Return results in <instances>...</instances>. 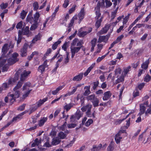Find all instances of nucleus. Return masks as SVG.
Segmentation results:
<instances>
[{
    "label": "nucleus",
    "instance_id": "a878e982",
    "mask_svg": "<svg viewBox=\"0 0 151 151\" xmlns=\"http://www.w3.org/2000/svg\"><path fill=\"white\" fill-rule=\"evenodd\" d=\"M96 98L97 97L95 96V95L93 94L88 96L86 98L88 101H90L92 102L94 100H95V99H96Z\"/></svg>",
    "mask_w": 151,
    "mask_h": 151
},
{
    "label": "nucleus",
    "instance_id": "6ab92c4d",
    "mask_svg": "<svg viewBox=\"0 0 151 151\" xmlns=\"http://www.w3.org/2000/svg\"><path fill=\"white\" fill-rule=\"evenodd\" d=\"M97 41V39L96 38H93L91 41V52H92L93 51L94 48L96 46V42Z\"/></svg>",
    "mask_w": 151,
    "mask_h": 151
},
{
    "label": "nucleus",
    "instance_id": "cd10ccee",
    "mask_svg": "<svg viewBox=\"0 0 151 151\" xmlns=\"http://www.w3.org/2000/svg\"><path fill=\"white\" fill-rule=\"evenodd\" d=\"M22 32V34L24 35H27L29 33V27L28 26H27L25 28H23L22 30H21Z\"/></svg>",
    "mask_w": 151,
    "mask_h": 151
},
{
    "label": "nucleus",
    "instance_id": "6e6552de",
    "mask_svg": "<svg viewBox=\"0 0 151 151\" xmlns=\"http://www.w3.org/2000/svg\"><path fill=\"white\" fill-rule=\"evenodd\" d=\"M81 48V47L71 46L70 51L71 53V58H73L76 53L78 52Z\"/></svg>",
    "mask_w": 151,
    "mask_h": 151
},
{
    "label": "nucleus",
    "instance_id": "4d7b16f0",
    "mask_svg": "<svg viewBox=\"0 0 151 151\" xmlns=\"http://www.w3.org/2000/svg\"><path fill=\"white\" fill-rule=\"evenodd\" d=\"M116 10H115L114 11L112 12L111 16V19H113L115 18V17H116Z\"/></svg>",
    "mask_w": 151,
    "mask_h": 151
},
{
    "label": "nucleus",
    "instance_id": "1a4fd4ad",
    "mask_svg": "<svg viewBox=\"0 0 151 151\" xmlns=\"http://www.w3.org/2000/svg\"><path fill=\"white\" fill-rule=\"evenodd\" d=\"M30 73L31 72L29 71H27L26 70H24L22 73L21 75L20 80L19 82H22L23 83V81Z\"/></svg>",
    "mask_w": 151,
    "mask_h": 151
},
{
    "label": "nucleus",
    "instance_id": "7ed1b4c3",
    "mask_svg": "<svg viewBox=\"0 0 151 151\" xmlns=\"http://www.w3.org/2000/svg\"><path fill=\"white\" fill-rule=\"evenodd\" d=\"M22 83L21 82H19L17 85L13 89L14 91V94H10V95H13L12 96V98L14 99L15 101L16 99L18 98L20 96V92L19 89L22 86Z\"/></svg>",
    "mask_w": 151,
    "mask_h": 151
},
{
    "label": "nucleus",
    "instance_id": "49530a36",
    "mask_svg": "<svg viewBox=\"0 0 151 151\" xmlns=\"http://www.w3.org/2000/svg\"><path fill=\"white\" fill-rule=\"evenodd\" d=\"M63 57H61L57 61V63H56V67L54 69V70H56L57 68L59 66V64L58 63V62H61L63 60Z\"/></svg>",
    "mask_w": 151,
    "mask_h": 151
},
{
    "label": "nucleus",
    "instance_id": "0e129e2a",
    "mask_svg": "<svg viewBox=\"0 0 151 151\" xmlns=\"http://www.w3.org/2000/svg\"><path fill=\"white\" fill-rule=\"evenodd\" d=\"M8 6V4L5 3V4L3 3L1 5V9H3L6 8Z\"/></svg>",
    "mask_w": 151,
    "mask_h": 151
},
{
    "label": "nucleus",
    "instance_id": "f8f14e48",
    "mask_svg": "<svg viewBox=\"0 0 151 151\" xmlns=\"http://www.w3.org/2000/svg\"><path fill=\"white\" fill-rule=\"evenodd\" d=\"M69 131L67 130L65 132V133L61 131L58 134V136L60 139H65L67 136V135L69 133Z\"/></svg>",
    "mask_w": 151,
    "mask_h": 151
},
{
    "label": "nucleus",
    "instance_id": "37998d69",
    "mask_svg": "<svg viewBox=\"0 0 151 151\" xmlns=\"http://www.w3.org/2000/svg\"><path fill=\"white\" fill-rule=\"evenodd\" d=\"M105 2L106 3V7L108 8L110 7L112 4V3L108 0H105Z\"/></svg>",
    "mask_w": 151,
    "mask_h": 151
},
{
    "label": "nucleus",
    "instance_id": "7c9ffc66",
    "mask_svg": "<svg viewBox=\"0 0 151 151\" xmlns=\"http://www.w3.org/2000/svg\"><path fill=\"white\" fill-rule=\"evenodd\" d=\"M111 94L110 91H107L104 93V100L109 99L111 96Z\"/></svg>",
    "mask_w": 151,
    "mask_h": 151
},
{
    "label": "nucleus",
    "instance_id": "b1692460",
    "mask_svg": "<svg viewBox=\"0 0 151 151\" xmlns=\"http://www.w3.org/2000/svg\"><path fill=\"white\" fill-rule=\"evenodd\" d=\"M149 63V59L147 60L145 62L143 63L141 65V68L144 69H147L148 67V65Z\"/></svg>",
    "mask_w": 151,
    "mask_h": 151
},
{
    "label": "nucleus",
    "instance_id": "69168bd1",
    "mask_svg": "<svg viewBox=\"0 0 151 151\" xmlns=\"http://www.w3.org/2000/svg\"><path fill=\"white\" fill-rule=\"evenodd\" d=\"M51 51L52 50L51 48H49L48 49L45 54L44 55V56H48L49 54L51 53Z\"/></svg>",
    "mask_w": 151,
    "mask_h": 151
},
{
    "label": "nucleus",
    "instance_id": "c756f323",
    "mask_svg": "<svg viewBox=\"0 0 151 151\" xmlns=\"http://www.w3.org/2000/svg\"><path fill=\"white\" fill-rule=\"evenodd\" d=\"M22 32L19 30L18 32V39L17 40V45L20 43L22 40Z\"/></svg>",
    "mask_w": 151,
    "mask_h": 151
},
{
    "label": "nucleus",
    "instance_id": "6e6d98bb",
    "mask_svg": "<svg viewBox=\"0 0 151 151\" xmlns=\"http://www.w3.org/2000/svg\"><path fill=\"white\" fill-rule=\"evenodd\" d=\"M25 105L26 104H23L18 108L17 110L19 111L20 110V111H23L24 109Z\"/></svg>",
    "mask_w": 151,
    "mask_h": 151
},
{
    "label": "nucleus",
    "instance_id": "58836bf2",
    "mask_svg": "<svg viewBox=\"0 0 151 151\" xmlns=\"http://www.w3.org/2000/svg\"><path fill=\"white\" fill-rule=\"evenodd\" d=\"M30 86V83L29 82L25 83L23 87V90L28 89V87Z\"/></svg>",
    "mask_w": 151,
    "mask_h": 151
},
{
    "label": "nucleus",
    "instance_id": "4c0bfd02",
    "mask_svg": "<svg viewBox=\"0 0 151 151\" xmlns=\"http://www.w3.org/2000/svg\"><path fill=\"white\" fill-rule=\"evenodd\" d=\"M61 42L60 41H58L57 42H56L54 43L52 46V49L53 50H55L57 47L58 45Z\"/></svg>",
    "mask_w": 151,
    "mask_h": 151
},
{
    "label": "nucleus",
    "instance_id": "0eeeda50",
    "mask_svg": "<svg viewBox=\"0 0 151 151\" xmlns=\"http://www.w3.org/2000/svg\"><path fill=\"white\" fill-rule=\"evenodd\" d=\"M28 45L26 43H25L23 47L20 50V54L22 57H25L27 55V52Z\"/></svg>",
    "mask_w": 151,
    "mask_h": 151
},
{
    "label": "nucleus",
    "instance_id": "412c9836",
    "mask_svg": "<svg viewBox=\"0 0 151 151\" xmlns=\"http://www.w3.org/2000/svg\"><path fill=\"white\" fill-rule=\"evenodd\" d=\"M145 107L142 104L140 105V112L138 114V116H140L142 114H143L145 110Z\"/></svg>",
    "mask_w": 151,
    "mask_h": 151
},
{
    "label": "nucleus",
    "instance_id": "f3484780",
    "mask_svg": "<svg viewBox=\"0 0 151 151\" xmlns=\"http://www.w3.org/2000/svg\"><path fill=\"white\" fill-rule=\"evenodd\" d=\"M61 140L58 137H54L52 139V145H56L59 144Z\"/></svg>",
    "mask_w": 151,
    "mask_h": 151
},
{
    "label": "nucleus",
    "instance_id": "473e14b6",
    "mask_svg": "<svg viewBox=\"0 0 151 151\" xmlns=\"http://www.w3.org/2000/svg\"><path fill=\"white\" fill-rule=\"evenodd\" d=\"M30 27V29L31 31H33L37 29L38 26V23H32Z\"/></svg>",
    "mask_w": 151,
    "mask_h": 151
},
{
    "label": "nucleus",
    "instance_id": "bb28decb",
    "mask_svg": "<svg viewBox=\"0 0 151 151\" xmlns=\"http://www.w3.org/2000/svg\"><path fill=\"white\" fill-rule=\"evenodd\" d=\"M42 35L40 33H39L37 35L35 36V37L33 39L32 42L33 43H35L38 40H40Z\"/></svg>",
    "mask_w": 151,
    "mask_h": 151
},
{
    "label": "nucleus",
    "instance_id": "3c124183",
    "mask_svg": "<svg viewBox=\"0 0 151 151\" xmlns=\"http://www.w3.org/2000/svg\"><path fill=\"white\" fill-rule=\"evenodd\" d=\"M93 121L92 119H89L85 123V125L87 127L89 126L91 123H92Z\"/></svg>",
    "mask_w": 151,
    "mask_h": 151
},
{
    "label": "nucleus",
    "instance_id": "4be33fe9",
    "mask_svg": "<svg viewBox=\"0 0 151 151\" xmlns=\"http://www.w3.org/2000/svg\"><path fill=\"white\" fill-rule=\"evenodd\" d=\"M120 132H119L116 135L115 140L116 141V143L117 144L119 143L121 140L122 139V137L121 136V134H120Z\"/></svg>",
    "mask_w": 151,
    "mask_h": 151
},
{
    "label": "nucleus",
    "instance_id": "4468645a",
    "mask_svg": "<svg viewBox=\"0 0 151 151\" xmlns=\"http://www.w3.org/2000/svg\"><path fill=\"white\" fill-rule=\"evenodd\" d=\"M92 106L90 104H88L86 106H83L81 109L83 112H85L87 110V111H91L92 108Z\"/></svg>",
    "mask_w": 151,
    "mask_h": 151
},
{
    "label": "nucleus",
    "instance_id": "a19ab883",
    "mask_svg": "<svg viewBox=\"0 0 151 151\" xmlns=\"http://www.w3.org/2000/svg\"><path fill=\"white\" fill-rule=\"evenodd\" d=\"M129 116V114L127 115L125 118L124 119H118L116 120L115 121V124H120L125 119H126Z\"/></svg>",
    "mask_w": 151,
    "mask_h": 151
},
{
    "label": "nucleus",
    "instance_id": "864d4df0",
    "mask_svg": "<svg viewBox=\"0 0 151 151\" xmlns=\"http://www.w3.org/2000/svg\"><path fill=\"white\" fill-rule=\"evenodd\" d=\"M8 65L5 64L2 67V72H4L7 71L8 69Z\"/></svg>",
    "mask_w": 151,
    "mask_h": 151
},
{
    "label": "nucleus",
    "instance_id": "a211bd4d",
    "mask_svg": "<svg viewBox=\"0 0 151 151\" xmlns=\"http://www.w3.org/2000/svg\"><path fill=\"white\" fill-rule=\"evenodd\" d=\"M65 105L63 106V109L67 112L69 111L73 107V104L71 103L69 104L65 103Z\"/></svg>",
    "mask_w": 151,
    "mask_h": 151
},
{
    "label": "nucleus",
    "instance_id": "338daca9",
    "mask_svg": "<svg viewBox=\"0 0 151 151\" xmlns=\"http://www.w3.org/2000/svg\"><path fill=\"white\" fill-rule=\"evenodd\" d=\"M110 26L109 24H106L104 27V33H106L109 29Z\"/></svg>",
    "mask_w": 151,
    "mask_h": 151
},
{
    "label": "nucleus",
    "instance_id": "09e8293b",
    "mask_svg": "<svg viewBox=\"0 0 151 151\" xmlns=\"http://www.w3.org/2000/svg\"><path fill=\"white\" fill-rule=\"evenodd\" d=\"M151 78V76L148 74H147L144 78V81L146 82H148L150 80Z\"/></svg>",
    "mask_w": 151,
    "mask_h": 151
},
{
    "label": "nucleus",
    "instance_id": "f03ea898",
    "mask_svg": "<svg viewBox=\"0 0 151 151\" xmlns=\"http://www.w3.org/2000/svg\"><path fill=\"white\" fill-rule=\"evenodd\" d=\"M8 44H6L4 45L2 47V52L3 54L0 57V68L5 64L6 61V59L4 58L3 59V58H4L3 57L4 55L6 54L9 49V47H8Z\"/></svg>",
    "mask_w": 151,
    "mask_h": 151
},
{
    "label": "nucleus",
    "instance_id": "9d476101",
    "mask_svg": "<svg viewBox=\"0 0 151 151\" xmlns=\"http://www.w3.org/2000/svg\"><path fill=\"white\" fill-rule=\"evenodd\" d=\"M47 60H45L43 64L40 66L38 67V70L39 72H40L41 74H42L45 71V68L47 66Z\"/></svg>",
    "mask_w": 151,
    "mask_h": 151
},
{
    "label": "nucleus",
    "instance_id": "c03bdc74",
    "mask_svg": "<svg viewBox=\"0 0 151 151\" xmlns=\"http://www.w3.org/2000/svg\"><path fill=\"white\" fill-rule=\"evenodd\" d=\"M69 0H65L64 3L63 4V7L65 8H66L69 4Z\"/></svg>",
    "mask_w": 151,
    "mask_h": 151
},
{
    "label": "nucleus",
    "instance_id": "9b49d317",
    "mask_svg": "<svg viewBox=\"0 0 151 151\" xmlns=\"http://www.w3.org/2000/svg\"><path fill=\"white\" fill-rule=\"evenodd\" d=\"M85 14L84 9V8H83L81 9V11L78 15V17L79 19V21L78 22L79 23H80L81 21L84 18Z\"/></svg>",
    "mask_w": 151,
    "mask_h": 151
},
{
    "label": "nucleus",
    "instance_id": "ddd939ff",
    "mask_svg": "<svg viewBox=\"0 0 151 151\" xmlns=\"http://www.w3.org/2000/svg\"><path fill=\"white\" fill-rule=\"evenodd\" d=\"M12 96L13 95H10V94H8L7 96L5 98V102L7 103L8 102V100H9L11 104H12L15 101L14 99L12 97Z\"/></svg>",
    "mask_w": 151,
    "mask_h": 151
},
{
    "label": "nucleus",
    "instance_id": "ea45409f",
    "mask_svg": "<svg viewBox=\"0 0 151 151\" xmlns=\"http://www.w3.org/2000/svg\"><path fill=\"white\" fill-rule=\"evenodd\" d=\"M93 90H95L96 89V88L98 87L99 85V82L98 81H96L93 82Z\"/></svg>",
    "mask_w": 151,
    "mask_h": 151
},
{
    "label": "nucleus",
    "instance_id": "8fccbe9b",
    "mask_svg": "<svg viewBox=\"0 0 151 151\" xmlns=\"http://www.w3.org/2000/svg\"><path fill=\"white\" fill-rule=\"evenodd\" d=\"M86 114L87 116L88 117H91L92 116L93 118L95 117L94 113H93L92 115L91 114V111H87L86 112Z\"/></svg>",
    "mask_w": 151,
    "mask_h": 151
},
{
    "label": "nucleus",
    "instance_id": "72a5a7b5",
    "mask_svg": "<svg viewBox=\"0 0 151 151\" xmlns=\"http://www.w3.org/2000/svg\"><path fill=\"white\" fill-rule=\"evenodd\" d=\"M94 107L98 106L99 105V100L97 98L95 100L92 102Z\"/></svg>",
    "mask_w": 151,
    "mask_h": 151
},
{
    "label": "nucleus",
    "instance_id": "5fc2aeb1",
    "mask_svg": "<svg viewBox=\"0 0 151 151\" xmlns=\"http://www.w3.org/2000/svg\"><path fill=\"white\" fill-rule=\"evenodd\" d=\"M78 40L77 38H75L71 44V46H74L77 42H78Z\"/></svg>",
    "mask_w": 151,
    "mask_h": 151
},
{
    "label": "nucleus",
    "instance_id": "13d9d810",
    "mask_svg": "<svg viewBox=\"0 0 151 151\" xmlns=\"http://www.w3.org/2000/svg\"><path fill=\"white\" fill-rule=\"evenodd\" d=\"M104 41V36H99L98 42L101 43Z\"/></svg>",
    "mask_w": 151,
    "mask_h": 151
},
{
    "label": "nucleus",
    "instance_id": "2eb2a0df",
    "mask_svg": "<svg viewBox=\"0 0 151 151\" xmlns=\"http://www.w3.org/2000/svg\"><path fill=\"white\" fill-rule=\"evenodd\" d=\"M83 73H81L78 75L76 76L73 77V81H81L82 78Z\"/></svg>",
    "mask_w": 151,
    "mask_h": 151
},
{
    "label": "nucleus",
    "instance_id": "39448f33",
    "mask_svg": "<svg viewBox=\"0 0 151 151\" xmlns=\"http://www.w3.org/2000/svg\"><path fill=\"white\" fill-rule=\"evenodd\" d=\"M83 113L79 110H77L74 115H71L70 118V121L73 122L76 120H78L83 115Z\"/></svg>",
    "mask_w": 151,
    "mask_h": 151
},
{
    "label": "nucleus",
    "instance_id": "e433bc0d",
    "mask_svg": "<svg viewBox=\"0 0 151 151\" xmlns=\"http://www.w3.org/2000/svg\"><path fill=\"white\" fill-rule=\"evenodd\" d=\"M33 6L34 7V10L36 11L39 8V5L37 1L35 2L33 4Z\"/></svg>",
    "mask_w": 151,
    "mask_h": 151
},
{
    "label": "nucleus",
    "instance_id": "5701e85b",
    "mask_svg": "<svg viewBox=\"0 0 151 151\" xmlns=\"http://www.w3.org/2000/svg\"><path fill=\"white\" fill-rule=\"evenodd\" d=\"M47 117H43L41 118L38 123L39 126L40 127L42 126L47 121Z\"/></svg>",
    "mask_w": 151,
    "mask_h": 151
},
{
    "label": "nucleus",
    "instance_id": "e2e57ef3",
    "mask_svg": "<svg viewBox=\"0 0 151 151\" xmlns=\"http://www.w3.org/2000/svg\"><path fill=\"white\" fill-rule=\"evenodd\" d=\"M124 36L123 35H121L119 36L116 39V40L115 41L117 42V43L119 42L124 37Z\"/></svg>",
    "mask_w": 151,
    "mask_h": 151
},
{
    "label": "nucleus",
    "instance_id": "a18cd8bd",
    "mask_svg": "<svg viewBox=\"0 0 151 151\" xmlns=\"http://www.w3.org/2000/svg\"><path fill=\"white\" fill-rule=\"evenodd\" d=\"M28 112L27 111H25L23 112H22V113L20 114H19L18 116H17V117L18 119H21L22 118V116L24 115V114Z\"/></svg>",
    "mask_w": 151,
    "mask_h": 151
},
{
    "label": "nucleus",
    "instance_id": "dca6fc26",
    "mask_svg": "<svg viewBox=\"0 0 151 151\" xmlns=\"http://www.w3.org/2000/svg\"><path fill=\"white\" fill-rule=\"evenodd\" d=\"M91 28H90L88 31H83L82 32H78V35L80 37H83L87 34L90 33L92 31Z\"/></svg>",
    "mask_w": 151,
    "mask_h": 151
},
{
    "label": "nucleus",
    "instance_id": "052dcab7",
    "mask_svg": "<svg viewBox=\"0 0 151 151\" xmlns=\"http://www.w3.org/2000/svg\"><path fill=\"white\" fill-rule=\"evenodd\" d=\"M102 1L101 3H100V1H99L97 4V5L98 7L99 8L100 6L103 7L104 5V0H102Z\"/></svg>",
    "mask_w": 151,
    "mask_h": 151
},
{
    "label": "nucleus",
    "instance_id": "423d86ee",
    "mask_svg": "<svg viewBox=\"0 0 151 151\" xmlns=\"http://www.w3.org/2000/svg\"><path fill=\"white\" fill-rule=\"evenodd\" d=\"M19 56L18 54L16 52L12 54V57L9 58L7 60L8 64V65H11L14 64L19 60V59L17 58Z\"/></svg>",
    "mask_w": 151,
    "mask_h": 151
},
{
    "label": "nucleus",
    "instance_id": "603ef678",
    "mask_svg": "<svg viewBox=\"0 0 151 151\" xmlns=\"http://www.w3.org/2000/svg\"><path fill=\"white\" fill-rule=\"evenodd\" d=\"M22 21H20L18 24L16 25V27L17 29H21L22 28Z\"/></svg>",
    "mask_w": 151,
    "mask_h": 151
},
{
    "label": "nucleus",
    "instance_id": "680f3d73",
    "mask_svg": "<svg viewBox=\"0 0 151 151\" xmlns=\"http://www.w3.org/2000/svg\"><path fill=\"white\" fill-rule=\"evenodd\" d=\"M100 147L98 146H96L95 145H94L93 146V149H92V150L93 151H97L99 150Z\"/></svg>",
    "mask_w": 151,
    "mask_h": 151
},
{
    "label": "nucleus",
    "instance_id": "c9c22d12",
    "mask_svg": "<svg viewBox=\"0 0 151 151\" xmlns=\"http://www.w3.org/2000/svg\"><path fill=\"white\" fill-rule=\"evenodd\" d=\"M121 69L119 68H118L116 69L115 70V75H118L117 76H119V75H120L121 76Z\"/></svg>",
    "mask_w": 151,
    "mask_h": 151
},
{
    "label": "nucleus",
    "instance_id": "f704fd0d",
    "mask_svg": "<svg viewBox=\"0 0 151 151\" xmlns=\"http://www.w3.org/2000/svg\"><path fill=\"white\" fill-rule=\"evenodd\" d=\"M27 12L23 10L20 14V18L22 19H24L27 15Z\"/></svg>",
    "mask_w": 151,
    "mask_h": 151
},
{
    "label": "nucleus",
    "instance_id": "c85d7f7f",
    "mask_svg": "<svg viewBox=\"0 0 151 151\" xmlns=\"http://www.w3.org/2000/svg\"><path fill=\"white\" fill-rule=\"evenodd\" d=\"M114 143L111 141L107 148V151H112L114 148Z\"/></svg>",
    "mask_w": 151,
    "mask_h": 151
},
{
    "label": "nucleus",
    "instance_id": "f257e3e1",
    "mask_svg": "<svg viewBox=\"0 0 151 151\" xmlns=\"http://www.w3.org/2000/svg\"><path fill=\"white\" fill-rule=\"evenodd\" d=\"M40 17V13L37 12L33 15V17L32 16L31 14H29L26 18L27 21L32 24V23H38V21Z\"/></svg>",
    "mask_w": 151,
    "mask_h": 151
},
{
    "label": "nucleus",
    "instance_id": "393cba45",
    "mask_svg": "<svg viewBox=\"0 0 151 151\" xmlns=\"http://www.w3.org/2000/svg\"><path fill=\"white\" fill-rule=\"evenodd\" d=\"M94 65L95 63L92 64L90 67H89L88 68L86 72H84V75L85 76H86L88 75V74L90 72L91 70L93 68Z\"/></svg>",
    "mask_w": 151,
    "mask_h": 151
},
{
    "label": "nucleus",
    "instance_id": "aec40b11",
    "mask_svg": "<svg viewBox=\"0 0 151 151\" xmlns=\"http://www.w3.org/2000/svg\"><path fill=\"white\" fill-rule=\"evenodd\" d=\"M90 86H85L84 87V89L86 90L83 93L84 96H87L91 93L90 91Z\"/></svg>",
    "mask_w": 151,
    "mask_h": 151
},
{
    "label": "nucleus",
    "instance_id": "bf43d9fd",
    "mask_svg": "<svg viewBox=\"0 0 151 151\" xmlns=\"http://www.w3.org/2000/svg\"><path fill=\"white\" fill-rule=\"evenodd\" d=\"M76 7V5H74L69 10V12L70 14L72 13L73 12L75 9Z\"/></svg>",
    "mask_w": 151,
    "mask_h": 151
},
{
    "label": "nucleus",
    "instance_id": "79ce46f5",
    "mask_svg": "<svg viewBox=\"0 0 151 151\" xmlns=\"http://www.w3.org/2000/svg\"><path fill=\"white\" fill-rule=\"evenodd\" d=\"M131 68V67L130 66H128V67L125 68L124 69L123 73L124 75H126L127 74L128 72L129 71Z\"/></svg>",
    "mask_w": 151,
    "mask_h": 151
},
{
    "label": "nucleus",
    "instance_id": "de8ad7c7",
    "mask_svg": "<svg viewBox=\"0 0 151 151\" xmlns=\"http://www.w3.org/2000/svg\"><path fill=\"white\" fill-rule=\"evenodd\" d=\"M101 18H101L100 19L98 20L96 23L95 26L97 28H98L100 26V23L101 21Z\"/></svg>",
    "mask_w": 151,
    "mask_h": 151
},
{
    "label": "nucleus",
    "instance_id": "20e7f679",
    "mask_svg": "<svg viewBox=\"0 0 151 151\" xmlns=\"http://www.w3.org/2000/svg\"><path fill=\"white\" fill-rule=\"evenodd\" d=\"M48 99L47 97L44 98L42 99H40L39 101L37 102L36 104L37 105L33 106L30 109L29 114H30L33 112L35 111L38 107L41 106Z\"/></svg>",
    "mask_w": 151,
    "mask_h": 151
},
{
    "label": "nucleus",
    "instance_id": "2f4dec72",
    "mask_svg": "<svg viewBox=\"0 0 151 151\" xmlns=\"http://www.w3.org/2000/svg\"><path fill=\"white\" fill-rule=\"evenodd\" d=\"M117 76V77L118 78L117 80H116V84H117L118 83H119L120 82H122L124 81V78L123 76L122 75H121L120 76Z\"/></svg>",
    "mask_w": 151,
    "mask_h": 151
},
{
    "label": "nucleus",
    "instance_id": "774afa93",
    "mask_svg": "<svg viewBox=\"0 0 151 151\" xmlns=\"http://www.w3.org/2000/svg\"><path fill=\"white\" fill-rule=\"evenodd\" d=\"M145 84L144 83H140L137 86V88L141 90L144 86Z\"/></svg>",
    "mask_w": 151,
    "mask_h": 151
}]
</instances>
